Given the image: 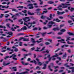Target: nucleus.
<instances>
[{
	"label": "nucleus",
	"instance_id": "2eb2a0df",
	"mask_svg": "<svg viewBox=\"0 0 74 74\" xmlns=\"http://www.w3.org/2000/svg\"><path fill=\"white\" fill-rule=\"evenodd\" d=\"M21 63L22 64H23V65H25V66H27V65H28V64H29V63H25V62H23V61L21 62Z\"/></svg>",
	"mask_w": 74,
	"mask_h": 74
},
{
	"label": "nucleus",
	"instance_id": "c85d7f7f",
	"mask_svg": "<svg viewBox=\"0 0 74 74\" xmlns=\"http://www.w3.org/2000/svg\"><path fill=\"white\" fill-rule=\"evenodd\" d=\"M37 14L38 15H40L41 14V12L40 11H38L37 12Z\"/></svg>",
	"mask_w": 74,
	"mask_h": 74
},
{
	"label": "nucleus",
	"instance_id": "603ef678",
	"mask_svg": "<svg viewBox=\"0 0 74 74\" xmlns=\"http://www.w3.org/2000/svg\"><path fill=\"white\" fill-rule=\"evenodd\" d=\"M3 64L4 66H7L6 64L5 63V62H3Z\"/></svg>",
	"mask_w": 74,
	"mask_h": 74
},
{
	"label": "nucleus",
	"instance_id": "bb28decb",
	"mask_svg": "<svg viewBox=\"0 0 74 74\" xmlns=\"http://www.w3.org/2000/svg\"><path fill=\"white\" fill-rule=\"evenodd\" d=\"M45 34H47V32L41 33V34L42 36H45Z\"/></svg>",
	"mask_w": 74,
	"mask_h": 74
},
{
	"label": "nucleus",
	"instance_id": "4be33fe9",
	"mask_svg": "<svg viewBox=\"0 0 74 74\" xmlns=\"http://www.w3.org/2000/svg\"><path fill=\"white\" fill-rule=\"evenodd\" d=\"M54 2L52 1H50L48 2V4H53Z\"/></svg>",
	"mask_w": 74,
	"mask_h": 74
},
{
	"label": "nucleus",
	"instance_id": "7ed1b4c3",
	"mask_svg": "<svg viewBox=\"0 0 74 74\" xmlns=\"http://www.w3.org/2000/svg\"><path fill=\"white\" fill-rule=\"evenodd\" d=\"M23 20L25 21V22H27L30 21V19L29 17H26L25 18H23Z\"/></svg>",
	"mask_w": 74,
	"mask_h": 74
},
{
	"label": "nucleus",
	"instance_id": "cd10ccee",
	"mask_svg": "<svg viewBox=\"0 0 74 74\" xmlns=\"http://www.w3.org/2000/svg\"><path fill=\"white\" fill-rule=\"evenodd\" d=\"M46 17H47V16H44L43 15H42L41 16V19H44L45 18H46Z\"/></svg>",
	"mask_w": 74,
	"mask_h": 74
},
{
	"label": "nucleus",
	"instance_id": "412c9836",
	"mask_svg": "<svg viewBox=\"0 0 74 74\" xmlns=\"http://www.w3.org/2000/svg\"><path fill=\"white\" fill-rule=\"evenodd\" d=\"M44 66L42 68V69L45 70V69H46V68H47V64H44Z\"/></svg>",
	"mask_w": 74,
	"mask_h": 74
},
{
	"label": "nucleus",
	"instance_id": "680f3d73",
	"mask_svg": "<svg viewBox=\"0 0 74 74\" xmlns=\"http://www.w3.org/2000/svg\"><path fill=\"white\" fill-rule=\"evenodd\" d=\"M45 44L46 45H49V44H50V43H49V42H46L45 43Z\"/></svg>",
	"mask_w": 74,
	"mask_h": 74
},
{
	"label": "nucleus",
	"instance_id": "6e6552de",
	"mask_svg": "<svg viewBox=\"0 0 74 74\" xmlns=\"http://www.w3.org/2000/svg\"><path fill=\"white\" fill-rule=\"evenodd\" d=\"M58 42H60L61 43H63L64 44H66V42H63L62 41H64V40L63 39H62L61 40H58Z\"/></svg>",
	"mask_w": 74,
	"mask_h": 74
},
{
	"label": "nucleus",
	"instance_id": "e2e57ef3",
	"mask_svg": "<svg viewBox=\"0 0 74 74\" xmlns=\"http://www.w3.org/2000/svg\"><path fill=\"white\" fill-rule=\"evenodd\" d=\"M40 10H41V9H37L36 11H40Z\"/></svg>",
	"mask_w": 74,
	"mask_h": 74
},
{
	"label": "nucleus",
	"instance_id": "09e8293b",
	"mask_svg": "<svg viewBox=\"0 0 74 74\" xmlns=\"http://www.w3.org/2000/svg\"><path fill=\"white\" fill-rule=\"evenodd\" d=\"M6 26H8L9 28H10V24H7Z\"/></svg>",
	"mask_w": 74,
	"mask_h": 74
},
{
	"label": "nucleus",
	"instance_id": "5701e85b",
	"mask_svg": "<svg viewBox=\"0 0 74 74\" xmlns=\"http://www.w3.org/2000/svg\"><path fill=\"white\" fill-rule=\"evenodd\" d=\"M36 23L35 22V21H33V23H28V25H29L30 24V25H33V24H36Z\"/></svg>",
	"mask_w": 74,
	"mask_h": 74
},
{
	"label": "nucleus",
	"instance_id": "58836bf2",
	"mask_svg": "<svg viewBox=\"0 0 74 74\" xmlns=\"http://www.w3.org/2000/svg\"><path fill=\"white\" fill-rule=\"evenodd\" d=\"M38 69V70H41V68H40V67L39 66H37L36 68V70L37 69Z\"/></svg>",
	"mask_w": 74,
	"mask_h": 74
},
{
	"label": "nucleus",
	"instance_id": "473e14b6",
	"mask_svg": "<svg viewBox=\"0 0 74 74\" xmlns=\"http://www.w3.org/2000/svg\"><path fill=\"white\" fill-rule=\"evenodd\" d=\"M70 11H71V12H73V11H74V8H71V9H70Z\"/></svg>",
	"mask_w": 74,
	"mask_h": 74
},
{
	"label": "nucleus",
	"instance_id": "4d7b16f0",
	"mask_svg": "<svg viewBox=\"0 0 74 74\" xmlns=\"http://www.w3.org/2000/svg\"><path fill=\"white\" fill-rule=\"evenodd\" d=\"M10 18H9V19H6V20H5V21H6V22H8V21H10Z\"/></svg>",
	"mask_w": 74,
	"mask_h": 74
},
{
	"label": "nucleus",
	"instance_id": "6e6d98bb",
	"mask_svg": "<svg viewBox=\"0 0 74 74\" xmlns=\"http://www.w3.org/2000/svg\"><path fill=\"white\" fill-rule=\"evenodd\" d=\"M57 14L58 15H61V12H60L59 11H57Z\"/></svg>",
	"mask_w": 74,
	"mask_h": 74
},
{
	"label": "nucleus",
	"instance_id": "aec40b11",
	"mask_svg": "<svg viewBox=\"0 0 74 74\" xmlns=\"http://www.w3.org/2000/svg\"><path fill=\"white\" fill-rule=\"evenodd\" d=\"M7 34H9V35H10V36H12L13 33H12V32H9L7 33Z\"/></svg>",
	"mask_w": 74,
	"mask_h": 74
},
{
	"label": "nucleus",
	"instance_id": "9d476101",
	"mask_svg": "<svg viewBox=\"0 0 74 74\" xmlns=\"http://www.w3.org/2000/svg\"><path fill=\"white\" fill-rule=\"evenodd\" d=\"M59 30H60V29L58 27H57L56 28H54L53 29V30H54V31Z\"/></svg>",
	"mask_w": 74,
	"mask_h": 74
},
{
	"label": "nucleus",
	"instance_id": "bf43d9fd",
	"mask_svg": "<svg viewBox=\"0 0 74 74\" xmlns=\"http://www.w3.org/2000/svg\"><path fill=\"white\" fill-rule=\"evenodd\" d=\"M43 52L44 53H45V52H46L47 53H49V51H48V50H46L45 51H43Z\"/></svg>",
	"mask_w": 74,
	"mask_h": 74
},
{
	"label": "nucleus",
	"instance_id": "f03ea898",
	"mask_svg": "<svg viewBox=\"0 0 74 74\" xmlns=\"http://www.w3.org/2000/svg\"><path fill=\"white\" fill-rule=\"evenodd\" d=\"M37 49L34 51H36V52H41V51H44V49H45V47H44L42 48V49L40 50H39V49H41V48L40 47H37Z\"/></svg>",
	"mask_w": 74,
	"mask_h": 74
},
{
	"label": "nucleus",
	"instance_id": "39448f33",
	"mask_svg": "<svg viewBox=\"0 0 74 74\" xmlns=\"http://www.w3.org/2000/svg\"><path fill=\"white\" fill-rule=\"evenodd\" d=\"M29 74V73L27 72V71H25L24 72H23L21 73H19V72H16V74Z\"/></svg>",
	"mask_w": 74,
	"mask_h": 74
},
{
	"label": "nucleus",
	"instance_id": "f257e3e1",
	"mask_svg": "<svg viewBox=\"0 0 74 74\" xmlns=\"http://www.w3.org/2000/svg\"><path fill=\"white\" fill-rule=\"evenodd\" d=\"M13 56V57L12 59L13 60H18V59L16 58H15L16 57V55H15V54H12L11 56H10V58H11Z\"/></svg>",
	"mask_w": 74,
	"mask_h": 74
},
{
	"label": "nucleus",
	"instance_id": "c756f323",
	"mask_svg": "<svg viewBox=\"0 0 74 74\" xmlns=\"http://www.w3.org/2000/svg\"><path fill=\"white\" fill-rule=\"evenodd\" d=\"M55 24V23L53 22L52 21L49 22V24H51V25H53V24Z\"/></svg>",
	"mask_w": 74,
	"mask_h": 74
},
{
	"label": "nucleus",
	"instance_id": "f3484780",
	"mask_svg": "<svg viewBox=\"0 0 74 74\" xmlns=\"http://www.w3.org/2000/svg\"><path fill=\"white\" fill-rule=\"evenodd\" d=\"M31 40L32 41V42L33 43V44H34V43H36V41H35V40H34V39L33 38H31Z\"/></svg>",
	"mask_w": 74,
	"mask_h": 74
},
{
	"label": "nucleus",
	"instance_id": "c03bdc74",
	"mask_svg": "<svg viewBox=\"0 0 74 74\" xmlns=\"http://www.w3.org/2000/svg\"><path fill=\"white\" fill-rule=\"evenodd\" d=\"M34 8V7L33 6H30L29 7V9H33Z\"/></svg>",
	"mask_w": 74,
	"mask_h": 74
},
{
	"label": "nucleus",
	"instance_id": "0e129e2a",
	"mask_svg": "<svg viewBox=\"0 0 74 74\" xmlns=\"http://www.w3.org/2000/svg\"><path fill=\"white\" fill-rule=\"evenodd\" d=\"M52 14H50L49 17L50 18H52Z\"/></svg>",
	"mask_w": 74,
	"mask_h": 74
},
{
	"label": "nucleus",
	"instance_id": "ea45409f",
	"mask_svg": "<svg viewBox=\"0 0 74 74\" xmlns=\"http://www.w3.org/2000/svg\"><path fill=\"white\" fill-rule=\"evenodd\" d=\"M38 30V28L36 27H35L33 29V30L34 31L35 30Z\"/></svg>",
	"mask_w": 74,
	"mask_h": 74
},
{
	"label": "nucleus",
	"instance_id": "8fccbe9b",
	"mask_svg": "<svg viewBox=\"0 0 74 74\" xmlns=\"http://www.w3.org/2000/svg\"><path fill=\"white\" fill-rule=\"evenodd\" d=\"M58 9V10H60V11H62V8H57Z\"/></svg>",
	"mask_w": 74,
	"mask_h": 74
},
{
	"label": "nucleus",
	"instance_id": "423d86ee",
	"mask_svg": "<svg viewBox=\"0 0 74 74\" xmlns=\"http://www.w3.org/2000/svg\"><path fill=\"white\" fill-rule=\"evenodd\" d=\"M62 5H64V6H63L62 7V8H67V6L69 5H70V4H64L63 3H62L61 4Z\"/></svg>",
	"mask_w": 74,
	"mask_h": 74
},
{
	"label": "nucleus",
	"instance_id": "338daca9",
	"mask_svg": "<svg viewBox=\"0 0 74 74\" xmlns=\"http://www.w3.org/2000/svg\"><path fill=\"white\" fill-rule=\"evenodd\" d=\"M47 20H48L49 21H50V20H51V18H49V17H47Z\"/></svg>",
	"mask_w": 74,
	"mask_h": 74
},
{
	"label": "nucleus",
	"instance_id": "6ab92c4d",
	"mask_svg": "<svg viewBox=\"0 0 74 74\" xmlns=\"http://www.w3.org/2000/svg\"><path fill=\"white\" fill-rule=\"evenodd\" d=\"M27 14L28 15H34V13H32L29 11H28L27 12Z\"/></svg>",
	"mask_w": 74,
	"mask_h": 74
},
{
	"label": "nucleus",
	"instance_id": "a19ab883",
	"mask_svg": "<svg viewBox=\"0 0 74 74\" xmlns=\"http://www.w3.org/2000/svg\"><path fill=\"white\" fill-rule=\"evenodd\" d=\"M63 53L62 52V51H60L59 52V53L58 54V55H62Z\"/></svg>",
	"mask_w": 74,
	"mask_h": 74
},
{
	"label": "nucleus",
	"instance_id": "13d9d810",
	"mask_svg": "<svg viewBox=\"0 0 74 74\" xmlns=\"http://www.w3.org/2000/svg\"><path fill=\"white\" fill-rule=\"evenodd\" d=\"M63 34V33H62V32H58V35H62V34Z\"/></svg>",
	"mask_w": 74,
	"mask_h": 74
},
{
	"label": "nucleus",
	"instance_id": "4c0bfd02",
	"mask_svg": "<svg viewBox=\"0 0 74 74\" xmlns=\"http://www.w3.org/2000/svg\"><path fill=\"white\" fill-rule=\"evenodd\" d=\"M25 34L24 33H20L19 34H18V36H21V35H24Z\"/></svg>",
	"mask_w": 74,
	"mask_h": 74
},
{
	"label": "nucleus",
	"instance_id": "393cba45",
	"mask_svg": "<svg viewBox=\"0 0 74 74\" xmlns=\"http://www.w3.org/2000/svg\"><path fill=\"white\" fill-rule=\"evenodd\" d=\"M30 55H32V53H30L28 54L24 55V56H30Z\"/></svg>",
	"mask_w": 74,
	"mask_h": 74
},
{
	"label": "nucleus",
	"instance_id": "ddd939ff",
	"mask_svg": "<svg viewBox=\"0 0 74 74\" xmlns=\"http://www.w3.org/2000/svg\"><path fill=\"white\" fill-rule=\"evenodd\" d=\"M30 63H34L35 64H37V62H36V61L35 60H33L32 61H30Z\"/></svg>",
	"mask_w": 74,
	"mask_h": 74
},
{
	"label": "nucleus",
	"instance_id": "f704fd0d",
	"mask_svg": "<svg viewBox=\"0 0 74 74\" xmlns=\"http://www.w3.org/2000/svg\"><path fill=\"white\" fill-rule=\"evenodd\" d=\"M60 32H66V29H62L60 30Z\"/></svg>",
	"mask_w": 74,
	"mask_h": 74
},
{
	"label": "nucleus",
	"instance_id": "37998d69",
	"mask_svg": "<svg viewBox=\"0 0 74 74\" xmlns=\"http://www.w3.org/2000/svg\"><path fill=\"white\" fill-rule=\"evenodd\" d=\"M64 66H66V67H70L69 66L67 65V64H65L64 65Z\"/></svg>",
	"mask_w": 74,
	"mask_h": 74
},
{
	"label": "nucleus",
	"instance_id": "e433bc0d",
	"mask_svg": "<svg viewBox=\"0 0 74 74\" xmlns=\"http://www.w3.org/2000/svg\"><path fill=\"white\" fill-rule=\"evenodd\" d=\"M0 38H1V39H4V40H3V41H5V38H4L3 36H1L0 37Z\"/></svg>",
	"mask_w": 74,
	"mask_h": 74
},
{
	"label": "nucleus",
	"instance_id": "a878e982",
	"mask_svg": "<svg viewBox=\"0 0 74 74\" xmlns=\"http://www.w3.org/2000/svg\"><path fill=\"white\" fill-rule=\"evenodd\" d=\"M48 67L50 71H53V70L51 68V66L50 65L48 66Z\"/></svg>",
	"mask_w": 74,
	"mask_h": 74
},
{
	"label": "nucleus",
	"instance_id": "7c9ffc66",
	"mask_svg": "<svg viewBox=\"0 0 74 74\" xmlns=\"http://www.w3.org/2000/svg\"><path fill=\"white\" fill-rule=\"evenodd\" d=\"M2 28V29H5L6 27L4 26H3L2 25H0V28Z\"/></svg>",
	"mask_w": 74,
	"mask_h": 74
},
{
	"label": "nucleus",
	"instance_id": "0eeeda50",
	"mask_svg": "<svg viewBox=\"0 0 74 74\" xmlns=\"http://www.w3.org/2000/svg\"><path fill=\"white\" fill-rule=\"evenodd\" d=\"M36 60L38 62V64L39 66H41L42 64V63H41V62H39L40 60L38 59V58H37L36 59Z\"/></svg>",
	"mask_w": 74,
	"mask_h": 74
},
{
	"label": "nucleus",
	"instance_id": "20e7f679",
	"mask_svg": "<svg viewBox=\"0 0 74 74\" xmlns=\"http://www.w3.org/2000/svg\"><path fill=\"white\" fill-rule=\"evenodd\" d=\"M27 27H26V26H24V27L21 28L20 29H18L17 30V32H20V31H22V30H27Z\"/></svg>",
	"mask_w": 74,
	"mask_h": 74
},
{
	"label": "nucleus",
	"instance_id": "69168bd1",
	"mask_svg": "<svg viewBox=\"0 0 74 74\" xmlns=\"http://www.w3.org/2000/svg\"><path fill=\"white\" fill-rule=\"evenodd\" d=\"M69 69H72V70H74V67H69Z\"/></svg>",
	"mask_w": 74,
	"mask_h": 74
},
{
	"label": "nucleus",
	"instance_id": "a211bd4d",
	"mask_svg": "<svg viewBox=\"0 0 74 74\" xmlns=\"http://www.w3.org/2000/svg\"><path fill=\"white\" fill-rule=\"evenodd\" d=\"M21 50L23 52H26L27 53L28 52V51L25 49V48H23Z\"/></svg>",
	"mask_w": 74,
	"mask_h": 74
},
{
	"label": "nucleus",
	"instance_id": "a18cd8bd",
	"mask_svg": "<svg viewBox=\"0 0 74 74\" xmlns=\"http://www.w3.org/2000/svg\"><path fill=\"white\" fill-rule=\"evenodd\" d=\"M70 37H69L67 38V39L66 40V41H68V40H70Z\"/></svg>",
	"mask_w": 74,
	"mask_h": 74
},
{
	"label": "nucleus",
	"instance_id": "5fc2aeb1",
	"mask_svg": "<svg viewBox=\"0 0 74 74\" xmlns=\"http://www.w3.org/2000/svg\"><path fill=\"white\" fill-rule=\"evenodd\" d=\"M67 51H68V52L69 53H71V50H70V49H69V50H67Z\"/></svg>",
	"mask_w": 74,
	"mask_h": 74
},
{
	"label": "nucleus",
	"instance_id": "dca6fc26",
	"mask_svg": "<svg viewBox=\"0 0 74 74\" xmlns=\"http://www.w3.org/2000/svg\"><path fill=\"white\" fill-rule=\"evenodd\" d=\"M23 41H29V38L27 39L24 38Z\"/></svg>",
	"mask_w": 74,
	"mask_h": 74
},
{
	"label": "nucleus",
	"instance_id": "9b49d317",
	"mask_svg": "<svg viewBox=\"0 0 74 74\" xmlns=\"http://www.w3.org/2000/svg\"><path fill=\"white\" fill-rule=\"evenodd\" d=\"M55 21L57 22H60L61 21L60 20H59V19L58 18H56V19H54L53 20V21Z\"/></svg>",
	"mask_w": 74,
	"mask_h": 74
},
{
	"label": "nucleus",
	"instance_id": "774afa93",
	"mask_svg": "<svg viewBox=\"0 0 74 74\" xmlns=\"http://www.w3.org/2000/svg\"><path fill=\"white\" fill-rule=\"evenodd\" d=\"M44 45H43V43H40V44H39V45L40 46V47H42V46H43Z\"/></svg>",
	"mask_w": 74,
	"mask_h": 74
},
{
	"label": "nucleus",
	"instance_id": "3c124183",
	"mask_svg": "<svg viewBox=\"0 0 74 74\" xmlns=\"http://www.w3.org/2000/svg\"><path fill=\"white\" fill-rule=\"evenodd\" d=\"M33 5L32 4L29 3L28 4V6H33Z\"/></svg>",
	"mask_w": 74,
	"mask_h": 74
},
{
	"label": "nucleus",
	"instance_id": "72a5a7b5",
	"mask_svg": "<svg viewBox=\"0 0 74 74\" xmlns=\"http://www.w3.org/2000/svg\"><path fill=\"white\" fill-rule=\"evenodd\" d=\"M58 56V54L56 53V55H54L52 56V58H55V57H57Z\"/></svg>",
	"mask_w": 74,
	"mask_h": 74
},
{
	"label": "nucleus",
	"instance_id": "c9c22d12",
	"mask_svg": "<svg viewBox=\"0 0 74 74\" xmlns=\"http://www.w3.org/2000/svg\"><path fill=\"white\" fill-rule=\"evenodd\" d=\"M8 16H10V15L8 14H5V17L6 18H8Z\"/></svg>",
	"mask_w": 74,
	"mask_h": 74
},
{
	"label": "nucleus",
	"instance_id": "864d4df0",
	"mask_svg": "<svg viewBox=\"0 0 74 74\" xmlns=\"http://www.w3.org/2000/svg\"><path fill=\"white\" fill-rule=\"evenodd\" d=\"M20 43H19V45L20 46H22V42H19Z\"/></svg>",
	"mask_w": 74,
	"mask_h": 74
},
{
	"label": "nucleus",
	"instance_id": "f8f14e48",
	"mask_svg": "<svg viewBox=\"0 0 74 74\" xmlns=\"http://www.w3.org/2000/svg\"><path fill=\"white\" fill-rule=\"evenodd\" d=\"M65 57H67V54L66 52L64 53V54L63 55V56H62L63 59H66V58H65Z\"/></svg>",
	"mask_w": 74,
	"mask_h": 74
},
{
	"label": "nucleus",
	"instance_id": "052dcab7",
	"mask_svg": "<svg viewBox=\"0 0 74 74\" xmlns=\"http://www.w3.org/2000/svg\"><path fill=\"white\" fill-rule=\"evenodd\" d=\"M36 73H37L38 74H40V73H41V71H37Z\"/></svg>",
	"mask_w": 74,
	"mask_h": 74
},
{
	"label": "nucleus",
	"instance_id": "79ce46f5",
	"mask_svg": "<svg viewBox=\"0 0 74 74\" xmlns=\"http://www.w3.org/2000/svg\"><path fill=\"white\" fill-rule=\"evenodd\" d=\"M48 5H45L44 6H41L40 7H41V8H44V7H48Z\"/></svg>",
	"mask_w": 74,
	"mask_h": 74
},
{
	"label": "nucleus",
	"instance_id": "b1692460",
	"mask_svg": "<svg viewBox=\"0 0 74 74\" xmlns=\"http://www.w3.org/2000/svg\"><path fill=\"white\" fill-rule=\"evenodd\" d=\"M48 28H49V27H44L43 28V30H47V29H48Z\"/></svg>",
	"mask_w": 74,
	"mask_h": 74
},
{
	"label": "nucleus",
	"instance_id": "de8ad7c7",
	"mask_svg": "<svg viewBox=\"0 0 74 74\" xmlns=\"http://www.w3.org/2000/svg\"><path fill=\"white\" fill-rule=\"evenodd\" d=\"M14 51L15 52H18V49L17 48H16L14 49Z\"/></svg>",
	"mask_w": 74,
	"mask_h": 74
},
{
	"label": "nucleus",
	"instance_id": "49530a36",
	"mask_svg": "<svg viewBox=\"0 0 74 74\" xmlns=\"http://www.w3.org/2000/svg\"><path fill=\"white\" fill-rule=\"evenodd\" d=\"M24 38L23 37H21L18 40V41H21L22 40V39H23Z\"/></svg>",
	"mask_w": 74,
	"mask_h": 74
},
{
	"label": "nucleus",
	"instance_id": "1a4fd4ad",
	"mask_svg": "<svg viewBox=\"0 0 74 74\" xmlns=\"http://www.w3.org/2000/svg\"><path fill=\"white\" fill-rule=\"evenodd\" d=\"M9 9L10 10H12V11H15V12H18V11L15 8H9Z\"/></svg>",
	"mask_w": 74,
	"mask_h": 74
},
{
	"label": "nucleus",
	"instance_id": "4468645a",
	"mask_svg": "<svg viewBox=\"0 0 74 74\" xmlns=\"http://www.w3.org/2000/svg\"><path fill=\"white\" fill-rule=\"evenodd\" d=\"M67 33L68 34L69 36H74V34H73L72 33L68 32Z\"/></svg>",
	"mask_w": 74,
	"mask_h": 74
},
{
	"label": "nucleus",
	"instance_id": "2f4dec72",
	"mask_svg": "<svg viewBox=\"0 0 74 74\" xmlns=\"http://www.w3.org/2000/svg\"><path fill=\"white\" fill-rule=\"evenodd\" d=\"M10 58V57H9V56H6L4 58V59H5V60H7V59L8 58Z\"/></svg>",
	"mask_w": 74,
	"mask_h": 74
}]
</instances>
